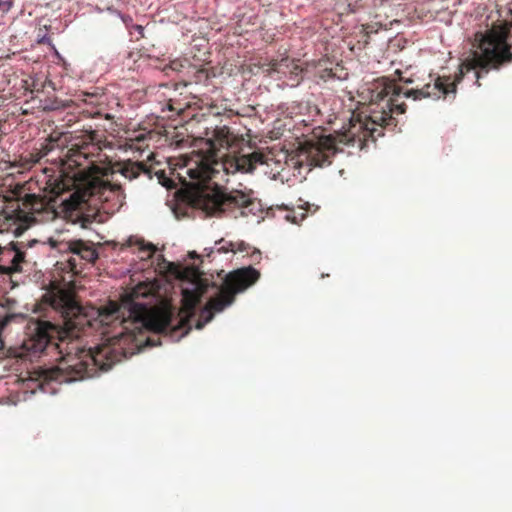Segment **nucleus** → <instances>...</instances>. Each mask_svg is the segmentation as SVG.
Here are the masks:
<instances>
[{"mask_svg": "<svg viewBox=\"0 0 512 512\" xmlns=\"http://www.w3.org/2000/svg\"><path fill=\"white\" fill-rule=\"evenodd\" d=\"M38 307L47 315L54 314V321H36L23 340L22 355L36 356L46 350L60 354L56 366L35 371V377L28 380L41 390L47 391L46 387L53 381L69 383L93 377L98 370L108 371L113 364L132 354L123 347L134 340L130 332L119 333L94 351L81 347L79 337L91 323L72 291L52 287L43 295Z\"/></svg>", "mask_w": 512, "mask_h": 512, "instance_id": "f257e3e1", "label": "nucleus"}, {"mask_svg": "<svg viewBox=\"0 0 512 512\" xmlns=\"http://www.w3.org/2000/svg\"><path fill=\"white\" fill-rule=\"evenodd\" d=\"M462 64L459 73L452 80L450 76H438L433 83L425 84L421 89H404L394 79L381 77L371 83L369 91V103L363 118L351 119L348 128L335 135L324 136L316 143H307L304 151L310 166L323 167L330 165L332 157L339 151L340 144L358 146L363 149L371 139L373 142L384 135L383 130H394L397 126L396 115L406 111L405 99L422 98L439 99L456 94L457 84L460 78ZM467 72L465 71L463 75Z\"/></svg>", "mask_w": 512, "mask_h": 512, "instance_id": "f03ea898", "label": "nucleus"}, {"mask_svg": "<svg viewBox=\"0 0 512 512\" xmlns=\"http://www.w3.org/2000/svg\"><path fill=\"white\" fill-rule=\"evenodd\" d=\"M100 142L97 131H85L74 138L62 159V172L75 186V191L63 201L67 212L83 210L92 197L103 202L113 201V206L118 208L123 205L122 187L104 178L112 173L111 169L96 163L95 158L100 156Z\"/></svg>", "mask_w": 512, "mask_h": 512, "instance_id": "7ed1b4c3", "label": "nucleus"}, {"mask_svg": "<svg viewBox=\"0 0 512 512\" xmlns=\"http://www.w3.org/2000/svg\"><path fill=\"white\" fill-rule=\"evenodd\" d=\"M264 163V154L256 151L247 155H227L220 160L215 158L214 152H193L185 160L184 166L190 179L201 185L218 179L221 172L224 175H234L237 172L251 173L258 165Z\"/></svg>", "mask_w": 512, "mask_h": 512, "instance_id": "20e7f679", "label": "nucleus"}, {"mask_svg": "<svg viewBox=\"0 0 512 512\" xmlns=\"http://www.w3.org/2000/svg\"><path fill=\"white\" fill-rule=\"evenodd\" d=\"M128 305V318H124L122 307L115 302H110L107 306L98 310V320L102 326L113 325L119 321L123 325L124 330H129L128 323L136 324L138 326H148L150 329L158 333L167 332L175 329L173 325V314L169 310L160 311L151 317L147 318V309L145 305L140 303L129 302Z\"/></svg>", "mask_w": 512, "mask_h": 512, "instance_id": "39448f33", "label": "nucleus"}, {"mask_svg": "<svg viewBox=\"0 0 512 512\" xmlns=\"http://www.w3.org/2000/svg\"><path fill=\"white\" fill-rule=\"evenodd\" d=\"M260 278V272L252 266L242 267L227 274L217 296L211 298L200 313L203 321L196 328L201 329L212 320L215 312H221L235 301V296L254 285Z\"/></svg>", "mask_w": 512, "mask_h": 512, "instance_id": "423d86ee", "label": "nucleus"}, {"mask_svg": "<svg viewBox=\"0 0 512 512\" xmlns=\"http://www.w3.org/2000/svg\"><path fill=\"white\" fill-rule=\"evenodd\" d=\"M198 206L209 216H220L235 209L246 208L252 204L249 194L232 190L224 192L219 189L202 192L197 199Z\"/></svg>", "mask_w": 512, "mask_h": 512, "instance_id": "0eeeda50", "label": "nucleus"}, {"mask_svg": "<svg viewBox=\"0 0 512 512\" xmlns=\"http://www.w3.org/2000/svg\"><path fill=\"white\" fill-rule=\"evenodd\" d=\"M256 65L268 76L276 74L278 79L287 78L291 87L298 86L303 80L304 68L300 65V60L291 58L287 51L275 57L260 58Z\"/></svg>", "mask_w": 512, "mask_h": 512, "instance_id": "6e6552de", "label": "nucleus"}, {"mask_svg": "<svg viewBox=\"0 0 512 512\" xmlns=\"http://www.w3.org/2000/svg\"><path fill=\"white\" fill-rule=\"evenodd\" d=\"M25 254L19 250L15 243L8 246L0 245V274L10 275L21 271V263L24 261Z\"/></svg>", "mask_w": 512, "mask_h": 512, "instance_id": "1a4fd4ad", "label": "nucleus"}, {"mask_svg": "<svg viewBox=\"0 0 512 512\" xmlns=\"http://www.w3.org/2000/svg\"><path fill=\"white\" fill-rule=\"evenodd\" d=\"M59 250L63 252H70L91 263L98 258L97 251L83 240H71L62 242L59 245Z\"/></svg>", "mask_w": 512, "mask_h": 512, "instance_id": "9d476101", "label": "nucleus"}, {"mask_svg": "<svg viewBox=\"0 0 512 512\" xmlns=\"http://www.w3.org/2000/svg\"><path fill=\"white\" fill-rule=\"evenodd\" d=\"M204 292L205 289L201 285H198L195 290L185 289L183 291V308L181 313H185V316H183L179 321L181 327H184L189 323V318L194 315L195 308L200 302Z\"/></svg>", "mask_w": 512, "mask_h": 512, "instance_id": "9b49d317", "label": "nucleus"}, {"mask_svg": "<svg viewBox=\"0 0 512 512\" xmlns=\"http://www.w3.org/2000/svg\"><path fill=\"white\" fill-rule=\"evenodd\" d=\"M121 173L130 180L137 178L141 173L147 174L151 178L150 170L143 162L127 161L123 164Z\"/></svg>", "mask_w": 512, "mask_h": 512, "instance_id": "f8f14e48", "label": "nucleus"}, {"mask_svg": "<svg viewBox=\"0 0 512 512\" xmlns=\"http://www.w3.org/2000/svg\"><path fill=\"white\" fill-rule=\"evenodd\" d=\"M373 7L376 9L375 18L393 16V7L390 0H373Z\"/></svg>", "mask_w": 512, "mask_h": 512, "instance_id": "ddd939ff", "label": "nucleus"}, {"mask_svg": "<svg viewBox=\"0 0 512 512\" xmlns=\"http://www.w3.org/2000/svg\"><path fill=\"white\" fill-rule=\"evenodd\" d=\"M364 4V0H346V3L335 0V6L341 10V13H354Z\"/></svg>", "mask_w": 512, "mask_h": 512, "instance_id": "4468645a", "label": "nucleus"}, {"mask_svg": "<svg viewBox=\"0 0 512 512\" xmlns=\"http://www.w3.org/2000/svg\"><path fill=\"white\" fill-rule=\"evenodd\" d=\"M103 94H99L96 92H82L78 96V100L83 102L84 104L90 105L93 108L101 105L103 103Z\"/></svg>", "mask_w": 512, "mask_h": 512, "instance_id": "2eb2a0df", "label": "nucleus"}, {"mask_svg": "<svg viewBox=\"0 0 512 512\" xmlns=\"http://www.w3.org/2000/svg\"><path fill=\"white\" fill-rule=\"evenodd\" d=\"M234 244H235V250L233 251V253L245 252L247 255H249L252 258V260L254 262H259L260 261V259H261V252L258 249L252 248L249 244H246L243 241L237 242V243H234Z\"/></svg>", "mask_w": 512, "mask_h": 512, "instance_id": "dca6fc26", "label": "nucleus"}, {"mask_svg": "<svg viewBox=\"0 0 512 512\" xmlns=\"http://www.w3.org/2000/svg\"><path fill=\"white\" fill-rule=\"evenodd\" d=\"M53 142H55V140L50 137L49 143L43 145L36 153H31V162L38 163L44 156H46L53 149Z\"/></svg>", "mask_w": 512, "mask_h": 512, "instance_id": "f3484780", "label": "nucleus"}, {"mask_svg": "<svg viewBox=\"0 0 512 512\" xmlns=\"http://www.w3.org/2000/svg\"><path fill=\"white\" fill-rule=\"evenodd\" d=\"M216 245H217V251L219 253L233 252L235 250V244L233 242L225 241L223 239L216 242Z\"/></svg>", "mask_w": 512, "mask_h": 512, "instance_id": "a211bd4d", "label": "nucleus"}, {"mask_svg": "<svg viewBox=\"0 0 512 512\" xmlns=\"http://www.w3.org/2000/svg\"><path fill=\"white\" fill-rule=\"evenodd\" d=\"M156 175L158 177L159 183L166 187V188H172L174 187V182L170 178H168L163 170L156 172Z\"/></svg>", "mask_w": 512, "mask_h": 512, "instance_id": "6ab92c4d", "label": "nucleus"}, {"mask_svg": "<svg viewBox=\"0 0 512 512\" xmlns=\"http://www.w3.org/2000/svg\"><path fill=\"white\" fill-rule=\"evenodd\" d=\"M137 245H138L140 251L147 252L148 257H151L156 251V248L154 247V245L145 244V242L143 240H138Z\"/></svg>", "mask_w": 512, "mask_h": 512, "instance_id": "aec40b11", "label": "nucleus"}, {"mask_svg": "<svg viewBox=\"0 0 512 512\" xmlns=\"http://www.w3.org/2000/svg\"><path fill=\"white\" fill-rule=\"evenodd\" d=\"M167 108L169 111H174L177 114H180L184 110V107L173 99L168 100Z\"/></svg>", "mask_w": 512, "mask_h": 512, "instance_id": "412c9836", "label": "nucleus"}, {"mask_svg": "<svg viewBox=\"0 0 512 512\" xmlns=\"http://www.w3.org/2000/svg\"><path fill=\"white\" fill-rule=\"evenodd\" d=\"M12 7V1L11 0H7V1H2L0 0V9L3 11V12H8Z\"/></svg>", "mask_w": 512, "mask_h": 512, "instance_id": "4be33fe9", "label": "nucleus"}, {"mask_svg": "<svg viewBox=\"0 0 512 512\" xmlns=\"http://www.w3.org/2000/svg\"><path fill=\"white\" fill-rule=\"evenodd\" d=\"M196 77H197V79H198V80H201V78H205V79H207L208 74H207V72H206L204 69H199V70L197 71V75H196Z\"/></svg>", "mask_w": 512, "mask_h": 512, "instance_id": "5701e85b", "label": "nucleus"}, {"mask_svg": "<svg viewBox=\"0 0 512 512\" xmlns=\"http://www.w3.org/2000/svg\"><path fill=\"white\" fill-rule=\"evenodd\" d=\"M363 30L365 31L366 35L374 32L371 25L364 26Z\"/></svg>", "mask_w": 512, "mask_h": 512, "instance_id": "b1692460", "label": "nucleus"}, {"mask_svg": "<svg viewBox=\"0 0 512 512\" xmlns=\"http://www.w3.org/2000/svg\"><path fill=\"white\" fill-rule=\"evenodd\" d=\"M70 266H71V269L74 270L76 268V264H75V259L74 258H70L68 260Z\"/></svg>", "mask_w": 512, "mask_h": 512, "instance_id": "393cba45", "label": "nucleus"}, {"mask_svg": "<svg viewBox=\"0 0 512 512\" xmlns=\"http://www.w3.org/2000/svg\"><path fill=\"white\" fill-rule=\"evenodd\" d=\"M476 77H477V85L480 86V83H479V78H480V73L479 72H476Z\"/></svg>", "mask_w": 512, "mask_h": 512, "instance_id": "a878e982", "label": "nucleus"}, {"mask_svg": "<svg viewBox=\"0 0 512 512\" xmlns=\"http://www.w3.org/2000/svg\"><path fill=\"white\" fill-rule=\"evenodd\" d=\"M99 114H100V112H99V111H91V112H90V115H91V116H95V115H99Z\"/></svg>", "mask_w": 512, "mask_h": 512, "instance_id": "bb28decb", "label": "nucleus"}, {"mask_svg": "<svg viewBox=\"0 0 512 512\" xmlns=\"http://www.w3.org/2000/svg\"><path fill=\"white\" fill-rule=\"evenodd\" d=\"M224 133H225V128H223V129H221V130H219V131L217 132V134H218L219 136H220V135H224Z\"/></svg>", "mask_w": 512, "mask_h": 512, "instance_id": "cd10ccee", "label": "nucleus"}, {"mask_svg": "<svg viewBox=\"0 0 512 512\" xmlns=\"http://www.w3.org/2000/svg\"><path fill=\"white\" fill-rule=\"evenodd\" d=\"M86 222H89V220H88L87 218H84V219H83L82 227H85V223H86Z\"/></svg>", "mask_w": 512, "mask_h": 512, "instance_id": "c85d7f7f", "label": "nucleus"}, {"mask_svg": "<svg viewBox=\"0 0 512 512\" xmlns=\"http://www.w3.org/2000/svg\"><path fill=\"white\" fill-rule=\"evenodd\" d=\"M405 83H412V80L411 79H406L404 80Z\"/></svg>", "mask_w": 512, "mask_h": 512, "instance_id": "c756f323", "label": "nucleus"}, {"mask_svg": "<svg viewBox=\"0 0 512 512\" xmlns=\"http://www.w3.org/2000/svg\"><path fill=\"white\" fill-rule=\"evenodd\" d=\"M190 256H191V257H196V253H195V252H192V253H190Z\"/></svg>", "mask_w": 512, "mask_h": 512, "instance_id": "7c9ffc66", "label": "nucleus"}]
</instances>
